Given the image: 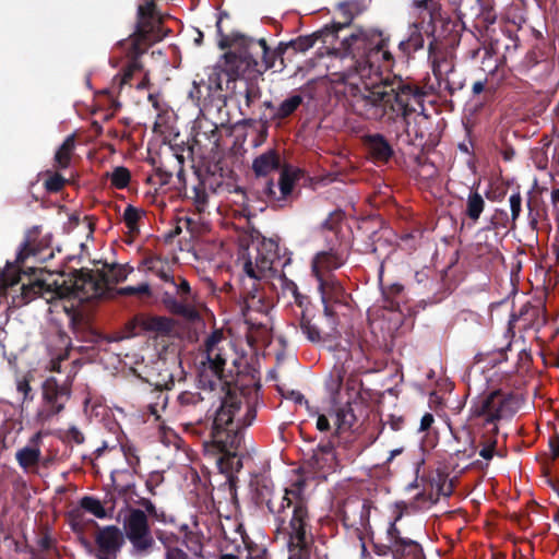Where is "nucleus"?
I'll list each match as a JSON object with an SVG mask.
<instances>
[{"mask_svg":"<svg viewBox=\"0 0 559 559\" xmlns=\"http://www.w3.org/2000/svg\"><path fill=\"white\" fill-rule=\"evenodd\" d=\"M436 92L433 84L420 85L411 79L394 75L364 88H350L349 105L355 115L368 121L393 124L402 121L404 129L396 140L406 145L424 148L430 134L431 121L424 115L411 123L408 118L419 108L425 110V98Z\"/></svg>","mask_w":559,"mask_h":559,"instance_id":"nucleus-1","label":"nucleus"},{"mask_svg":"<svg viewBox=\"0 0 559 559\" xmlns=\"http://www.w3.org/2000/svg\"><path fill=\"white\" fill-rule=\"evenodd\" d=\"M226 12H222L216 22L217 34L219 36L218 47L222 50L228 49L224 53V70L228 78L227 83H236L237 80L245 81V88L236 91L234 95L243 98V107L239 106L240 114L247 116L252 106L262 97V88L259 84V78L265 71L274 68V60L270 57V47L264 38L254 40L239 32L224 34L221 23Z\"/></svg>","mask_w":559,"mask_h":559,"instance_id":"nucleus-2","label":"nucleus"},{"mask_svg":"<svg viewBox=\"0 0 559 559\" xmlns=\"http://www.w3.org/2000/svg\"><path fill=\"white\" fill-rule=\"evenodd\" d=\"M304 488L305 481L297 480L285 489L276 508L271 500L266 502L269 511L274 515L276 532L286 543L288 559H310L314 543L312 516Z\"/></svg>","mask_w":559,"mask_h":559,"instance_id":"nucleus-3","label":"nucleus"},{"mask_svg":"<svg viewBox=\"0 0 559 559\" xmlns=\"http://www.w3.org/2000/svg\"><path fill=\"white\" fill-rule=\"evenodd\" d=\"M241 401L237 395L227 393L221 401L219 407L215 411L209 439L203 441L205 452L219 454V462L226 461L229 468L240 471L242 468V459L239 455L240 447L243 442V428L252 425L257 417L254 405H248L241 423H235L236 413L240 409Z\"/></svg>","mask_w":559,"mask_h":559,"instance_id":"nucleus-4","label":"nucleus"},{"mask_svg":"<svg viewBox=\"0 0 559 559\" xmlns=\"http://www.w3.org/2000/svg\"><path fill=\"white\" fill-rule=\"evenodd\" d=\"M518 411V401L512 394L504 393L500 390L490 392L479 396L473 402L469 409L471 425L476 429L479 436L478 447L479 455L490 461L496 452L498 442L499 427L501 419H509ZM475 438L472 440V448L475 445Z\"/></svg>","mask_w":559,"mask_h":559,"instance_id":"nucleus-5","label":"nucleus"},{"mask_svg":"<svg viewBox=\"0 0 559 559\" xmlns=\"http://www.w3.org/2000/svg\"><path fill=\"white\" fill-rule=\"evenodd\" d=\"M343 56L346 62L345 74L368 78L380 69L390 70L394 57L389 48V38L381 32L359 28L342 41Z\"/></svg>","mask_w":559,"mask_h":559,"instance_id":"nucleus-6","label":"nucleus"},{"mask_svg":"<svg viewBox=\"0 0 559 559\" xmlns=\"http://www.w3.org/2000/svg\"><path fill=\"white\" fill-rule=\"evenodd\" d=\"M163 31V17L157 11V4L154 0H146L138 7L136 22L132 34L128 38L121 39L117 46L124 49L128 63L123 68L122 74L114 78V83L121 88L124 84H130L134 73L143 70L140 58L155 43L165 37Z\"/></svg>","mask_w":559,"mask_h":559,"instance_id":"nucleus-7","label":"nucleus"},{"mask_svg":"<svg viewBox=\"0 0 559 559\" xmlns=\"http://www.w3.org/2000/svg\"><path fill=\"white\" fill-rule=\"evenodd\" d=\"M252 171L257 178H264L260 193L264 201L274 207H284L294 199V189L304 171L290 165H282L277 150L270 148L252 160Z\"/></svg>","mask_w":559,"mask_h":559,"instance_id":"nucleus-8","label":"nucleus"},{"mask_svg":"<svg viewBox=\"0 0 559 559\" xmlns=\"http://www.w3.org/2000/svg\"><path fill=\"white\" fill-rule=\"evenodd\" d=\"M61 300L66 299L63 310L69 319V326L79 335L85 332L90 325L88 316L79 308V304L93 299L108 298L104 280L99 270L94 273L92 270H74L69 281L60 283Z\"/></svg>","mask_w":559,"mask_h":559,"instance_id":"nucleus-9","label":"nucleus"},{"mask_svg":"<svg viewBox=\"0 0 559 559\" xmlns=\"http://www.w3.org/2000/svg\"><path fill=\"white\" fill-rule=\"evenodd\" d=\"M227 340L221 329L212 331L203 342L204 360L199 366V383L203 389L214 390L217 381L227 383L225 366L227 362Z\"/></svg>","mask_w":559,"mask_h":559,"instance_id":"nucleus-10","label":"nucleus"},{"mask_svg":"<svg viewBox=\"0 0 559 559\" xmlns=\"http://www.w3.org/2000/svg\"><path fill=\"white\" fill-rule=\"evenodd\" d=\"M420 10V27L425 35L431 38L429 44H435V48H439V44L452 33L454 22L442 10L441 5H427L416 8Z\"/></svg>","mask_w":559,"mask_h":559,"instance_id":"nucleus-11","label":"nucleus"},{"mask_svg":"<svg viewBox=\"0 0 559 559\" xmlns=\"http://www.w3.org/2000/svg\"><path fill=\"white\" fill-rule=\"evenodd\" d=\"M278 245L272 240H263L258 247L252 261L251 255L243 263V272L252 280H261L266 272L276 271V263L280 262Z\"/></svg>","mask_w":559,"mask_h":559,"instance_id":"nucleus-12","label":"nucleus"},{"mask_svg":"<svg viewBox=\"0 0 559 559\" xmlns=\"http://www.w3.org/2000/svg\"><path fill=\"white\" fill-rule=\"evenodd\" d=\"M43 407L37 412L40 421H47L61 413L71 396V390L61 385L56 378L50 377L43 382Z\"/></svg>","mask_w":559,"mask_h":559,"instance_id":"nucleus-13","label":"nucleus"},{"mask_svg":"<svg viewBox=\"0 0 559 559\" xmlns=\"http://www.w3.org/2000/svg\"><path fill=\"white\" fill-rule=\"evenodd\" d=\"M370 502L357 496H350L338 506L337 515L347 528L366 530L370 522Z\"/></svg>","mask_w":559,"mask_h":559,"instance_id":"nucleus-14","label":"nucleus"},{"mask_svg":"<svg viewBox=\"0 0 559 559\" xmlns=\"http://www.w3.org/2000/svg\"><path fill=\"white\" fill-rule=\"evenodd\" d=\"M61 294L60 283L57 280L47 282L46 280L35 278L28 284H22L21 294L13 301L16 306H23L40 297L50 304L53 300L61 299Z\"/></svg>","mask_w":559,"mask_h":559,"instance_id":"nucleus-15","label":"nucleus"},{"mask_svg":"<svg viewBox=\"0 0 559 559\" xmlns=\"http://www.w3.org/2000/svg\"><path fill=\"white\" fill-rule=\"evenodd\" d=\"M126 532L128 539L136 550H147L154 544L147 516L145 512L140 509L131 510L126 521Z\"/></svg>","mask_w":559,"mask_h":559,"instance_id":"nucleus-16","label":"nucleus"},{"mask_svg":"<svg viewBox=\"0 0 559 559\" xmlns=\"http://www.w3.org/2000/svg\"><path fill=\"white\" fill-rule=\"evenodd\" d=\"M176 404L179 416L193 419L186 424L187 428L202 425V415L206 412V404L200 392L182 391L178 394Z\"/></svg>","mask_w":559,"mask_h":559,"instance_id":"nucleus-17","label":"nucleus"},{"mask_svg":"<svg viewBox=\"0 0 559 559\" xmlns=\"http://www.w3.org/2000/svg\"><path fill=\"white\" fill-rule=\"evenodd\" d=\"M522 322L523 330L539 331L547 322L546 308L544 305H532L526 302L522 306L519 313H512L509 319L508 331L514 334V325Z\"/></svg>","mask_w":559,"mask_h":559,"instance_id":"nucleus-18","label":"nucleus"},{"mask_svg":"<svg viewBox=\"0 0 559 559\" xmlns=\"http://www.w3.org/2000/svg\"><path fill=\"white\" fill-rule=\"evenodd\" d=\"M44 432H35L27 443L15 452V460L24 472L35 473L41 462Z\"/></svg>","mask_w":559,"mask_h":559,"instance_id":"nucleus-19","label":"nucleus"},{"mask_svg":"<svg viewBox=\"0 0 559 559\" xmlns=\"http://www.w3.org/2000/svg\"><path fill=\"white\" fill-rule=\"evenodd\" d=\"M367 415V407L364 402L355 397L346 402L336 411L335 436L343 431L353 430L356 424Z\"/></svg>","mask_w":559,"mask_h":559,"instance_id":"nucleus-20","label":"nucleus"},{"mask_svg":"<svg viewBox=\"0 0 559 559\" xmlns=\"http://www.w3.org/2000/svg\"><path fill=\"white\" fill-rule=\"evenodd\" d=\"M321 31L313 33L308 36H299L296 39L289 40L288 43H280L278 46L274 49H270L271 60H274V68L276 67V60L280 59V68L277 71H282L285 67L283 56L286 51L292 48L294 51L305 52L313 45L317 40L321 39L323 43L328 41L330 37L329 34H320Z\"/></svg>","mask_w":559,"mask_h":559,"instance_id":"nucleus-21","label":"nucleus"},{"mask_svg":"<svg viewBox=\"0 0 559 559\" xmlns=\"http://www.w3.org/2000/svg\"><path fill=\"white\" fill-rule=\"evenodd\" d=\"M318 281V288L321 294V300L324 306V313L331 316L333 313L330 302H343L346 297L343 285L335 278L333 274L326 276L316 277Z\"/></svg>","mask_w":559,"mask_h":559,"instance_id":"nucleus-22","label":"nucleus"},{"mask_svg":"<svg viewBox=\"0 0 559 559\" xmlns=\"http://www.w3.org/2000/svg\"><path fill=\"white\" fill-rule=\"evenodd\" d=\"M347 255L344 252L330 249L318 252L312 259L311 272L314 277L326 276L333 270L340 269L345 264Z\"/></svg>","mask_w":559,"mask_h":559,"instance_id":"nucleus-23","label":"nucleus"},{"mask_svg":"<svg viewBox=\"0 0 559 559\" xmlns=\"http://www.w3.org/2000/svg\"><path fill=\"white\" fill-rule=\"evenodd\" d=\"M201 186L206 190L212 191L216 194L236 192L242 195L243 200H249L247 192L236 186L231 181H226L224 178L223 169L215 165V170H207L205 175L200 179Z\"/></svg>","mask_w":559,"mask_h":559,"instance_id":"nucleus-24","label":"nucleus"},{"mask_svg":"<svg viewBox=\"0 0 559 559\" xmlns=\"http://www.w3.org/2000/svg\"><path fill=\"white\" fill-rule=\"evenodd\" d=\"M428 52L433 76L437 80L438 88L441 90L444 80L456 75L455 64L451 58L439 51V48H435V44H428Z\"/></svg>","mask_w":559,"mask_h":559,"instance_id":"nucleus-25","label":"nucleus"},{"mask_svg":"<svg viewBox=\"0 0 559 559\" xmlns=\"http://www.w3.org/2000/svg\"><path fill=\"white\" fill-rule=\"evenodd\" d=\"M99 550L107 556H116L123 545V536L119 527L108 525L99 530L95 537Z\"/></svg>","mask_w":559,"mask_h":559,"instance_id":"nucleus-26","label":"nucleus"},{"mask_svg":"<svg viewBox=\"0 0 559 559\" xmlns=\"http://www.w3.org/2000/svg\"><path fill=\"white\" fill-rule=\"evenodd\" d=\"M362 142L371 157L378 163H388L394 155V150L381 133L366 134Z\"/></svg>","mask_w":559,"mask_h":559,"instance_id":"nucleus-27","label":"nucleus"},{"mask_svg":"<svg viewBox=\"0 0 559 559\" xmlns=\"http://www.w3.org/2000/svg\"><path fill=\"white\" fill-rule=\"evenodd\" d=\"M388 554H391L393 559H424L421 545L411 538L388 545L384 547V551H378L379 556H386Z\"/></svg>","mask_w":559,"mask_h":559,"instance_id":"nucleus-28","label":"nucleus"},{"mask_svg":"<svg viewBox=\"0 0 559 559\" xmlns=\"http://www.w3.org/2000/svg\"><path fill=\"white\" fill-rule=\"evenodd\" d=\"M134 322L143 332H153L157 335L167 336L174 331V320L167 317L140 314Z\"/></svg>","mask_w":559,"mask_h":559,"instance_id":"nucleus-29","label":"nucleus"},{"mask_svg":"<svg viewBox=\"0 0 559 559\" xmlns=\"http://www.w3.org/2000/svg\"><path fill=\"white\" fill-rule=\"evenodd\" d=\"M132 267L120 264L105 263L103 270L99 271L109 297L112 295V286L127 280Z\"/></svg>","mask_w":559,"mask_h":559,"instance_id":"nucleus-30","label":"nucleus"},{"mask_svg":"<svg viewBox=\"0 0 559 559\" xmlns=\"http://www.w3.org/2000/svg\"><path fill=\"white\" fill-rule=\"evenodd\" d=\"M424 35L425 32L420 27V15L418 16V22L414 23L411 27V34L407 39L401 40L399 44V49L404 53L409 56L412 52H415L421 48H424Z\"/></svg>","mask_w":559,"mask_h":559,"instance_id":"nucleus-31","label":"nucleus"},{"mask_svg":"<svg viewBox=\"0 0 559 559\" xmlns=\"http://www.w3.org/2000/svg\"><path fill=\"white\" fill-rule=\"evenodd\" d=\"M304 103L300 94H294L285 98L270 117L271 121H283L294 115Z\"/></svg>","mask_w":559,"mask_h":559,"instance_id":"nucleus-32","label":"nucleus"},{"mask_svg":"<svg viewBox=\"0 0 559 559\" xmlns=\"http://www.w3.org/2000/svg\"><path fill=\"white\" fill-rule=\"evenodd\" d=\"M75 150V135H68L55 154V167L58 169H67Z\"/></svg>","mask_w":559,"mask_h":559,"instance_id":"nucleus-33","label":"nucleus"},{"mask_svg":"<svg viewBox=\"0 0 559 559\" xmlns=\"http://www.w3.org/2000/svg\"><path fill=\"white\" fill-rule=\"evenodd\" d=\"M381 290L386 302L385 307L392 311L400 310L401 301L403 300L404 286L400 283H392L384 285L380 277Z\"/></svg>","mask_w":559,"mask_h":559,"instance_id":"nucleus-34","label":"nucleus"},{"mask_svg":"<svg viewBox=\"0 0 559 559\" xmlns=\"http://www.w3.org/2000/svg\"><path fill=\"white\" fill-rule=\"evenodd\" d=\"M224 60V56L222 57ZM206 80H205V90L206 94H213L216 92H222L223 88V75H226L224 70V62L222 64H217L215 67L209 68L205 70Z\"/></svg>","mask_w":559,"mask_h":559,"instance_id":"nucleus-35","label":"nucleus"},{"mask_svg":"<svg viewBox=\"0 0 559 559\" xmlns=\"http://www.w3.org/2000/svg\"><path fill=\"white\" fill-rule=\"evenodd\" d=\"M485 209V201L483 197L477 192H471L466 201V216L476 223Z\"/></svg>","mask_w":559,"mask_h":559,"instance_id":"nucleus-36","label":"nucleus"},{"mask_svg":"<svg viewBox=\"0 0 559 559\" xmlns=\"http://www.w3.org/2000/svg\"><path fill=\"white\" fill-rule=\"evenodd\" d=\"M340 10L343 17V22H333L331 25H325L321 29L320 34H329L330 37L334 38L341 29L350 25V23L354 20V14L349 10V8L345 4H341Z\"/></svg>","mask_w":559,"mask_h":559,"instance_id":"nucleus-37","label":"nucleus"},{"mask_svg":"<svg viewBox=\"0 0 559 559\" xmlns=\"http://www.w3.org/2000/svg\"><path fill=\"white\" fill-rule=\"evenodd\" d=\"M143 214L144 211L139 210L131 204L127 205L123 212V222L130 234L135 235L140 233L139 221Z\"/></svg>","mask_w":559,"mask_h":559,"instance_id":"nucleus-38","label":"nucleus"},{"mask_svg":"<svg viewBox=\"0 0 559 559\" xmlns=\"http://www.w3.org/2000/svg\"><path fill=\"white\" fill-rule=\"evenodd\" d=\"M480 11L477 15L478 23L484 26L491 25L497 20V12L495 10L492 0H479Z\"/></svg>","mask_w":559,"mask_h":559,"instance_id":"nucleus-39","label":"nucleus"},{"mask_svg":"<svg viewBox=\"0 0 559 559\" xmlns=\"http://www.w3.org/2000/svg\"><path fill=\"white\" fill-rule=\"evenodd\" d=\"M80 506L85 511L92 513L93 515H95L98 519H104L107 515L106 510H105L104 506L102 504V502L94 497H91V496L83 497L80 500Z\"/></svg>","mask_w":559,"mask_h":559,"instance_id":"nucleus-40","label":"nucleus"},{"mask_svg":"<svg viewBox=\"0 0 559 559\" xmlns=\"http://www.w3.org/2000/svg\"><path fill=\"white\" fill-rule=\"evenodd\" d=\"M131 180V173L127 167L118 166L110 175V183L116 189H124Z\"/></svg>","mask_w":559,"mask_h":559,"instance_id":"nucleus-41","label":"nucleus"},{"mask_svg":"<svg viewBox=\"0 0 559 559\" xmlns=\"http://www.w3.org/2000/svg\"><path fill=\"white\" fill-rule=\"evenodd\" d=\"M299 326L302 333L310 342L319 343L322 341L320 330L318 329L317 325L311 323V321L306 317L304 311L300 318Z\"/></svg>","mask_w":559,"mask_h":559,"instance_id":"nucleus-42","label":"nucleus"},{"mask_svg":"<svg viewBox=\"0 0 559 559\" xmlns=\"http://www.w3.org/2000/svg\"><path fill=\"white\" fill-rule=\"evenodd\" d=\"M192 193V200L195 211L199 214H203L206 211L209 200L206 189L203 188V186H201V182L199 181V183L193 187Z\"/></svg>","mask_w":559,"mask_h":559,"instance_id":"nucleus-43","label":"nucleus"},{"mask_svg":"<svg viewBox=\"0 0 559 559\" xmlns=\"http://www.w3.org/2000/svg\"><path fill=\"white\" fill-rule=\"evenodd\" d=\"M205 86V79L200 78L199 80L193 81L192 88L189 91L190 99L198 106L201 105V100H205L212 96V94H206Z\"/></svg>","mask_w":559,"mask_h":559,"instance_id":"nucleus-44","label":"nucleus"},{"mask_svg":"<svg viewBox=\"0 0 559 559\" xmlns=\"http://www.w3.org/2000/svg\"><path fill=\"white\" fill-rule=\"evenodd\" d=\"M334 433L332 435V438L328 439L326 441H321L317 449L313 451V455L311 457L312 466L317 468H321L323 465L320 463L319 460V453L321 454H333V450L335 447L334 438H336Z\"/></svg>","mask_w":559,"mask_h":559,"instance_id":"nucleus-45","label":"nucleus"},{"mask_svg":"<svg viewBox=\"0 0 559 559\" xmlns=\"http://www.w3.org/2000/svg\"><path fill=\"white\" fill-rule=\"evenodd\" d=\"M489 228L498 230L500 228L513 229L514 227H512L511 216H509L507 211L502 210V209H496L495 213L492 214V216L490 218Z\"/></svg>","mask_w":559,"mask_h":559,"instance_id":"nucleus-46","label":"nucleus"},{"mask_svg":"<svg viewBox=\"0 0 559 559\" xmlns=\"http://www.w3.org/2000/svg\"><path fill=\"white\" fill-rule=\"evenodd\" d=\"M344 212L342 210H335L329 214V216L322 222L321 228L324 230L333 231L337 234L341 229V224L344 219Z\"/></svg>","mask_w":559,"mask_h":559,"instance_id":"nucleus-47","label":"nucleus"},{"mask_svg":"<svg viewBox=\"0 0 559 559\" xmlns=\"http://www.w3.org/2000/svg\"><path fill=\"white\" fill-rule=\"evenodd\" d=\"M121 451L129 467H131L134 473H138L141 461L136 448L133 444L126 442L121 444Z\"/></svg>","mask_w":559,"mask_h":559,"instance_id":"nucleus-48","label":"nucleus"},{"mask_svg":"<svg viewBox=\"0 0 559 559\" xmlns=\"http://www.w3.org/2000/svg\"><path fill=\"white\" fill-rule=\"evenodd\" d=\"M474 96L481 95V102H488L492 98L495 90L488 85V79L475 81L472 85Z\"/></svg>","mask_w":559,"mask_h":559,"instance_id":"nucleus-49","label":"nucleus"},{"mask_svg":"<svg viewBox=\"0 0 559 559\" xmlns=\"http://www.w3.org/2000/svg\"><path fill=\"white\" fill-rule=\"evenodd\" d=\"M118 295L122 296H152L151 286L148 283H141L138 286H126L117 289Z\"/></svg>","mask_w":559,"mask_h":559,"instance_id":"nucleus-50","label":"nucleus"},{"mask_svg":"<svg viewBox=\"0 0 559 559\" xmlns=\"http://www.w3.org/2000/svg\"><path fill=\"white\" fill-rule=\"evenodd\" d=\"M165 304L175 314L183 316L187 318H192L195 314V311L191 307L185 302L176 300L175 298L165 299Z\"/></svg>","mask_w":559,"mask_h":559,"instance_id":"nucleus-51","label":"nucleus"},{"mask_svg":"<svg viewBox=\"0 0 559 559\" xmlns=\"http://www.w3.org/2000/svg\"><path fill=\"white\" fill-rule=\"evenodd\" d=\"M16 390L20 394H22V404L26 402H32L34 400L35 395L29 384V379L27 376H24L17 380Z\"/></svg>","mask_w":559,"mask_h":559,"instance_id":"nucleus-52","label":"nucleus"},{"mask_svg":"<svg viewBox=\"0 0 559 559\" xmlns=\"http://www.w3.org/2000/svg\"><path fill=\"white\" fill-rule=\"evenodd\" d=\"M512 227H515V222L519 218L522 211V197L519 191L512 193L509 198Z\"/></svg>","mask_w":559,"mask_h":559,"instance_id":"nucleus-53","label":"nucleus"},{"mask_svg":"<svg viewBox=\"0 0 559 559\" xmlns=\"http://www.w3.org/2000/svg\"><path fill=\"white\" fill-rule=\"evenodd\" d=\"M67 180L59 173L49 176L45 181V188L48 192H59L66 185Z\"/></svg>","mask_w":559,"mask_h":559,"instance_id":"nucleus-54","label":"nucleus"},{"mask_svg":"<svg viewBox=\"0 0 559 559\" xmlns=\"http://www.w3.org/2000/svg\"><path fill=\"white\" fill-rule=\"evenodd\" d=\"M164 481V475L162 472L153 471L148 474L145 480V487L147 491L152 495H156V488L162 485Z\"/></svg>","mask_w":559,"mask_h":559,"instance_id":"nucleus-55","label":"nucleus"},{"mask_svg":"<svg viewBox=\"0 0 559 559\" xmlns=\"http://www.w3.org/2000/svg\"><path fill=\"white\" fill-rule=\"evenodd\" d=\"M401 518V515H399L396 518V520L394 522H391L389 527H388V531H386V538L389 540V545H393V544H397L400 543V540H404L406 539L407 537H403L401 535V531L400 528L396 526V521Z\"/></svg>","mask_w":559,"mask_h":559,"instance_id":"nucleus-56","label":"nucleus"},{"mask_svg":"<svg viewBox=\"0 0 559 559\" xmlns=\"http://www.w3.org/2000/svg\"><path fill=\"white\" fill-rule=\"evenodd\" d=\"M463 87L464 82L461 80H455L454 76H450L442 83V88L445 90L451 96L454 95L455 92L461 91Z\"/></svg>","mask_w":559,"mask_h":559,"instance_id":"nucleus-57","label":"nucleus"},{"mask_svg":"<svg viewBox=\"0 0 559 559\" xmlns=\"http://www.w3.org/2000/svg\"><path fill=\"white\" fill-rule=\"evenodd\" d=\"M503 35L508 38L509 43L504 45V57L512 52L516 51L519 48V38L518 36L510 29L503 32Z\"/></svg>","mask_w":559,"mask_h":559,"instance_id":"nucleus-58","label":"nucleus"},{"mask_svg":"<svg viewBox=\"0 0 559 559\" xmlns=\"http://www.w3.org/2000/svg\"><path fill=\"white\" fill-rule=\"evenodd\" d=\"M35 254H36V251L33 248V246L29 243V241H25L22 245L20 251L17 252L16 262L22 263V262H24L25 259H27L31 255H35Z\"/></svg>","mask_w":559,"mask_h":559,"instance_id":"nucleus-59","label":"nucleus"},{"mask_svg":"<svg viewBox=\"0 0 559 559\" xmlns=\"http://www.w3.org/2000/svg\"><path fill=\"white\" fill-rule=\"evenodd\" d=\"M67 439L69 441H73L74 443L76 444H82L85 440L84 438V435L81 432V430L75 427V426H71L68 430H67Z\"/></svg>","mask_w":559,"mask_h":559,"instance_id":"nucleus-60","label":"nucleus"},{"mask_svg":"<svg viewBox=\"0 0 559 559\" xmlns=\"http://www.w3.org/2000/svg\"><path fill=\"white\" fill-rule=\"evenodd\" d=\"M165 559H188L185 550L178 547H166Z\"/></svg>","mask_w":559,"mask_h":559,"instance_id":"nucleus-61","label":"nucleus"},{"mask_svg":"<svg viewBox=\"0 0 559 559\" xmlns=\"http://www.w3.org/2000/svg\"><path fill=\"white\" fill-rule=\"evenodd\" d=\"M175 286L177 287V293L180 295L183 301H187L191 295V287L188 281L186 278H181L180 283L176 284Z\"/></svg>","mask_w":559,"mask_h":559,"instance_id":"nucleus-62","label":"nucleus"},{"mask_svg":"<svg viewBox=\"0 0 559 559\" xmlns=\"http://www.w3.org/2000/svg\"><path fill=\"white\" fill-rule=\"evenodd\" d=\"M551 204L554 207V213L556 216V221L559 223V188L554 189L551 191Z\"/></svg>","mask_w":559,"mask_h":559,"instance_id":"nucleus-63","label":"nucleus"},{"mask_svg":"<svg viewBox=\"0 0 559 559\" xmlns=\"http://www.w3.org/2000/svg\"><path fill=\"white\" fill-rule=\"evenodd\" d=\"M558 425H559V417H558ZM550 450L552 453L554 459L559 456V431H556V436L550 439L549 441Z\"/></svg>","mask_w":559,"mask_h":559,"instance_id":"nucleus-64","label":"nucleus"}]
</instances>
